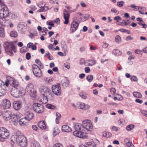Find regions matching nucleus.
Wrapping results in <instances>:
<instances>
[{
    "mask_svg": "<svg viewBox=\"0 0 147 147\" xmlns=\"http://www.w3.org/2000/svg\"><path fill=\"white\" fill-rule=\"evenodd\" d=\"M33 145L35 147H40V146L39 143L36 141L34 142Z\"/></svg>",
    "mask_w": 147,
    "mask_h": 147,
    "instance_id": "680f3d73",
    "label": "nucleus"
},
{
    "mask_svg": "<svg viewBox=\"0 0 147 147\" xmlns=\"http://www.w3.org/2000/svg\"><path fill=\"white\" fill-rule=\"evenodd\" d=\"M22 88H13L11 90V94L14 97L18 98L19 96V94L22 93Z\"/></svg>",
    "mask_w": 147,
    "mask_h": 147,
    "instance_id": "1a4fd4ad",
    "label": "nucleus"
},
{
    "mask_svg": "<svg viewBox=\"0 0 147 147\" xmlns=\"http://www.w3.org/2000/svg\"><path fill=\"white\" fill-rule=\"evenodd\" d=\"M88 62H89L88 65L92 66L96 64V61L94 60H89Z\"/></svg>",
    "mask_w": 147,
    "mask_h": 147,
    "instance_id": "c03bdc74",
    "label": "nucleus"
},
{
    "mask_svg": "<svg viewBox=\"0 0 147 147\" xmlns=\"http://www.w3.org/2000/svg\"><path fill=\"white\" fill-rule=\"evenodd\" d=\"M46 107L49 109H54L55 108V106L49 104H47Z\"/></svg>",
    "mask_w": 147,
    "mask_h": 147,
    "instance_id": "3c124183",
    "label": "nucleus"
},
{
    "mask_svg": "<svg viewBox=\"0 0 147 147\" xmlns=\"http://www.w3.org/2000/svg\"><path fill=\"white\" fill-rule=\"evenodd\" d=\"M131 80L132 81L137 82L138 80V79L137 76H133L131 77Z\"/></svg>",
    "mask_w": 147,
    "mask_h": 147,
    "instance_id": "09e8293b",
    "label": "nucleus"
},
{
    "mask_svg": "<svg viewBox=\"0 0 147 147\" xmlns=\"http://www.w3.org/2000/svg\"><path fill=\"white\" fill-rule=\"evenodd\" d=\"M18 30L22 33H24L26 30L27 26L25 24H20L18 25Z\"/></svg>",
    "mask_w": 147,
    "mask_h": 147,
    "instance_id": "2eb2a0df",
    "label": "nucleus"
},
{
    "mask_svg": "<svg viewBox=\"0 0 147 147\" xmlns=\"http://www.w3.org/2000/svg\"><path fill=\"white\" fill-rule=\"evenodd\" d=\"M31 58V55L30 53H28L26 54V59L29 60Z\"/></svg>",
    "mask_w": 147,
    "mask_h": 147,
    "instance_id": "0e129e2a",
    "label": "nucleus"
},
{
    "mask_svg": "<svg viewBox=\"0 0 147 147\" xmlns=\"http://www.w3.org/2000/svg\"><path fill=\"white\" fill-rule=\"evenodd\" d=\"M22 103L20 101H16L14 102L13 103V107L16 110H18L22 107Z\"/></svg>",
    "mask_w": 147,
    "mask_h": 147,
    "instance_id": "4468645a",
    "label": "nucleus"
},
{
    "mask_svg": "<svg viewBox=\"0 0 147 147\" xmlns=\"http://www.w3.org/2000/svg\"><path fill=\"white\" fill-rule=\"evenodd\" d=\"M9 135L8 130L6 128L0 127V136L3 139L7 138Z\"/></svg>",
    "mask_w": 147,
    "mask_h": 147,
    "instance_id": "0eeeda50",
    "label": "nucleus"
},
{
    "mask_svg": "<svg viewBox=\"0 0 147 147\" xmlns=\"http://www.w3.org/2000/svg\"><path fill=\"white\" fill-rule=\"evenodd\" d=\"M1 104L3 108L5 109L9 108L11 105L10 101L7 99L3 100Z\"/></svg>",
    "mask_w": 147,
    "mask_h": 147,
    "instance_id": "ddd939ff",
    "label": "nucleus"
},
{
    "mask_svg": "<svg viewBox=\"0 0 147 147\" xmlns=\"http://www.w3.org/2000/svg\"><path fill=\"white\" fill-rule=\"evenodd\" d=\"M48 98L46 96L42 95L39 101L42 102V104H45L47 102Z\"/></svg>",
    "mask_w": 147,
    "mask_h": 147,
    "instance_id": "a878e982",
    "label": "nucleus"
},
{
    "mask_svg": "<svg viewBox=\"0 0 147 147\" xmlns=\"http://www.w3.org/2000/svg\"><path fill=\"white\" fill-rule=\"evenodd\" d=\"M9 15V12L7 10V7H2L0 10V18H3L7 17Z\"/></svg>",
    "mask_w": 147,
    "mask_h": 147,
    "instance_id": "6e6552de",
    "label": "nucleus"
},
{
    "mask_svg": "<svg viewBox=\"0 0 147 147\" xmlns=\"http://www.w3.org/2000/svg\"><path fill=\"white\" fill-rule=\"evenodd\" d=\"M46 3L44 2L41 1L39 3L38 5V6L40 7H44L45 6Z\"/></svg>",
    "mask_w": 147,
    "mask_h": 147,
    "instance_id": "49530a36",
    "label": "nucleus"
},
{
    "mask_svg": "<svg viewBox=\"0 0 147 147\" xmlns=\"http://www.w3.org/2000/svg\"><path fill=\"white\" fill-rule=\"evenodd\" d=\"M109 45V44L106 42H104L102 45V47L105 49L107 48Z\"/></svg>",
    "mask_w": 147,
    "mask_h": 147,
    "instance_id": "e2e57ef3",
    "label": "nucleus"
},
{
    "mask_svg": "<svg viewBox=\"0 0 147 147\" xmlns=\"http://www.w3.org/2000/svg\"><path fill=\"white\" fill-rule=\"evenodd\" d=\"M32 70L34 75L36 77L40 78L42 75L41 70L36 64H33L32 66Z\"/></svg>",
    "mask_w": 147,
    "mask_h": 147,
    "instance_id": "7ed1b4c3",
    "label": "nucleus"
},
{
    "mask_svg": "<svg viewBox=\"0 0 147 147\" xmlns=\"http://www.w3.org/2000/svg\"><path fill=\"white\" fill-rule=\"evenodd\" d=\"M35 62L36 63L39 65L41 68H43V66L42 63L41 61L38 59H36L35 60Z\"/></svg>",
    "mask_w": 147,
    "mask_h": 147,
    "instance_id": "a19ab883",
    "label": "nucleus"
},
{
    "mask_svg": "<svg viewBox=\"0 0 147 147\" xmlns=\"http://www.w3.org/2000/svg\"><path fill=\"white\" fill-rule=\"evenodd\" d=\"M60 132V130H59L58 127H55L54 129V130L53 132V135L55 137Z\"/></svg>",
    "mask_w": 147,
    "mask_h": 147,
    "instance_id": "7c9ffc66",
    "label": "nucleus"
},
{
    "mask_svg": "<svg viewBox=\"0 0 147 147\" xmlns=\"http://www.w3.org/2000/svg\"><path fill=\"white\" fill-rule=\"evenodd\" d=\"M77 107L82 109H88L87 107L88 106V105H86L85 104L83 103L79 102L77 103Z\"/></svg>",
    "mask_w": 147,
    "mask_h": 147,
    "instance_id": "6ab92c4d",
    "label": "nucleus"
},
{
    "mask_svg": "<svg viewBox=\"0 0 147 147\" xmlns=\"http://www.w3.org/2000/svg\"><path fill=\"white\" fill-rule=\"evenodd\" d=\"M38 125L39 127L42 129H46V125L45 122L43 121H41L39 122Z\"/></svg>",
    "mask_w": 147,
    "mask_h": 147,
    "instance_id": "b1692460",
    "label": "nucleus"
},
{
    "mask_svg": "<svg viewBox=\"0 0 147 147\" xmlns=\"http://www.w3.org/2000/svg\"><path fill=\"white\" fill-rule=\"evenodd\" d=\"M77 16L81 20L83 21L84 20L82 18V17H84L83 15L80 12H78L77 14Z\"/></svg>",
    "mask_w": 147,
    "mask_h": 147,
    "instance_id": "6e6d98bb",
    "label": "nucleus"
},
{
    "mask_svg": "<svg viewBox=\"0 0 147 147\" xmlns=\"http://www.w3.org/2000/svg\"><path fill=\"white\" fill-rule=\"evenodd\" d=\"M3 47L6 53L11 56L14 55L13 52L16 53V50L15 47L12 42H5L3 43Z\"/></svg>",
    "mask_w": 147,
    "mask_h": 147,
    "instance_id": "f257e3e1",
    "label": "nucleus"
},
{
    "mask_svg": "<svg viewBox=\"0 0 147 147\" xmlns=\"http://www.w3.org/2000/svg\"><path fill=\"white\" fill-rule=\"evenodd\" d=\"M112 53L115 56H118L121 55V53L119 50L114 49Z\"/></svg>",
    "mask_w": 147,
    "mask_h": 147,
    "instance_id": "2f4dec72",
    "label": "nucleus"
},
{
    "mask_svg": "<svg viewBox=\"0 0 147 147\" xmlns=\"http://www.w3.org/2000/svg\"><path fill=\"white\" fill-rule=\"evenodd\" d=\"M131 7L135 9V11H138L139 9V6H137L134 4H131Z\"/></svg>",
    "mask_w": 147,
    "mask_h": 147,
    "instance_id": "13d9d810",
    "label": "nucleus"
},
{
    "mask_svg": "<svg viewBox=\"0 0 147 147\" xmlns=\"http://www.w3.org/2000/svg\"><path fill=\"white\" fill-rule=\"evenodd\" d=\"M12 84L13 85V88H21L19 86V83L18 82L15 80H13Z\"/></svg>",
    "mask_w": 147,
    "mask_h": 147,
    "instance_id": "473e14b6",
    "label": "nucleus"
},
{
    "mask_svg": "<svg viewBox=\"0 0 147 147\" xmlns=\"http://www.w3.org/2000/svg\"><path fill=\"white\" fill-rule=\"evenodd\" d=\"M114 19L116 20L117 22H118L119 20L121 19V17L119 16H117L114 18Z\"/></svg>",
    "mask_w": 147,
    "mask_h": 147,
    "instance_id": "bf43d9fd",
    "label": "nucleus"
},
{
    "mask_svg": "<svg viewBox=\"0 0 147 147\" xmlns=\"http://www.w3.org/2000/svg\"><path fill=\"white\" fill-rule=\"evenodd\" d=\"M80 96L83 99H86V95L83 92H81L80 93Z\"/></svg>",
    "mask_w": 147,
    "mask_h": 147,
    "instance_id": "864d4df0",
    "label": "nucleus"
},
{
    "mask_svg": "<svg viewBox=\"0 0 147 147\" xmlns=\"http://www.w3.org/2000/svg\"><path fill=\"white\" fill-rule=\"evenodd\" d=\"M115 41L117 43H119L121 41V38L119 35L116 36L115 38Z\"/></svg>",
    "mask_w": 147,
    "mask_h": 147,
    "instance_id": "603ef678",
    "label": "nucleus"
},
{
    "mask_svg": "<svg viewBox=\"0 0 147 147\" xmlns=\"http://www.w3.org/2000/svg\"><path fill=\"white\" fill-rule=\"evenodd\" d=\"M11 119L13 124L16 125L19 122L20 117L18 115L14 114L11 115Z\"/></svg>",
    "mask_w": 147,
    "mask_h": 147,
    "instance_id": "f8f14e48",
    "label": "nucleus"
},
{
    "mask_svg": "<svg viewBox=\"0 0 147 147\" xmlns=\"http://www.w3.org/2000/svg\"><path fill=\"white\" fill-rule=\"evenodd\" d=\"M43 80L45 82V83L47 84H51L53 81L52 78L49 77H45L43 78Z\"/></svg>",
    "mask_w": 147,
    "mask_h": 147,
    "instance_id": "c85d7f7f",
    "label": "nucleus"
},
{
    "mask_svg": "<svg viewBox=\"0 0 147 147\" xmlns=\"http://www.w3.org/2000/svg\"><path fill=\"white\" fill-rule=\"evenodd\" d=\"M48 88V87L46 86H42L39 88V92L41 94H42V95H43Z\"/></svg>",
    "mask_w": 147,
    "mask_h": 147,
    "instance_id": "5701e85b",
    "label": "nucleus"
},
{
    "mask_svg": "<svg viewBox=\"0 0 147 147\" xmlns=\"http://www.w3.org/2000/svg\"><path fill=\"white\" fill-rule=\"evenodd\" d=\"M111 133L108 132H104L102 134L103 136L107 138H110L111 136Z\"/></svg>",
    "mask_w": 147,
    "mask_h": 147,
    "instance_id": "58836bf2",
    "label": "nucleus"
},
{
    "mask_svg": "<svg viewBox=\"0 0 147 147\" xmlns=\"http://www.w3.org/2000/svg\"><path fill=\"white\" fill-rule=\"evenodd\" d=\"M126 145L129 147H134V146L131 142H129Z\"/></svg>",
    "mask_w": 147,
    "mask_h": 147,
    "instance_id": "774afa93",
    "label": "nucleus"
},
{
    "mask_svg": "<svg viewBox=\"0 0 147 147\" xmlns=\"http://www.w3.org/2000/svg\"><path fill=\"white\" fill-rule=\"evenodd\" d=\"M40 8L38 11V12H44L47 11L49 9V7L47 6H45L43 7H40Z\"/></svg>",
    "mask_w": 147,
    "mask_h": 147,
    "instance_id": "cd10ccee",
    "label": "nucleus"
},
{
    "mask_svg": "<svg viewBox=\"0 0 147 147\" xmlns=\"http://www.w3.org/2000/svg\"><path fill=\"white\" fill-rule=\"evenodd\" d=\"M62 131L65 132H69L71 131V129L68 126L63 125L62 127Z\"/></svg>",
    "mask_w": 147,
    "mask_h": 147,
    "instance_id": "393cba45",
    "label": "nucleus"
},
{
    "mask_svg": "<svg viewBox=\"0 0 147 147\" xmlns=\"http://www.w3.org/2000/svg\"><path fill=\"white\" fill-rule=\"evenodd\" d=\"M83 129H86L88 131H91L93 127L91 121L89 120H84L82 121Z\"/></svg>",
    "mask_w": 147,
    "mask_h": 147,
    "instance_id": "39448f33",
    "label": "nucleus"
},
{
    "mask_svg": "<svg viewBox=\"0 0 147 147\" xmlns=\"http://www.w3.org/2000/svg\"><path fill=\"white\" fill-rule=\"evenodd\" d=\"M61 82L62 85L64 87L68 86L69 84V81L66 78L63 79Z\"/></svg>",
    "mask_w": 147,
    "mask_h": 147,
    "instance_id": "bb28decb",
    "label": "nucleus"
},
{
    "mask_svg": "<svg viewBox=\"0 0 147 147\" xmlns=\"http://www.w3.org/2000/svg\"><path fill=\"white\" fill-rule=\"evenodd\" d=\"M25 117L28 121H29L31 120L34 117V115L33 114L29 111H27L24 113Z\"/></svg>",
    "mask_w": 147,
    "mask_h": 147,
    "instance_id": "dca6fc26",
    "label": "nucleus"
},
{
    "mask_svg": "<svg viewBox=\"0 0 147 147\" xmlns=\"http://www.w3.org/2000/svg\"><path fill=\"white\" fill-rule=\"evenodd\" d=\"M16 141V138H15L14 136V135H13L11 137V142H10V143L11 144V146H14V141Z\"/></svg>",
    "mask_w": 147,
    "mask_h": 147,
    "instance_id": "37998d69",
    "label": "nucleus"
},
{
    "mask_svg": "<svg viewBox=\"0 0 147 147\" xmlns=\"http://www.w3.org/2000/svg\"><path fill=\"white\" fill-rule=\"evenodd\" d=\"M56 118L55 119L56 123L57 124H59V120L61 117V114L58 112L56 113Z\"/></svg>",
    "mask_w": 147,
    "mask_h": 147,
    "instance_id": "72a5a7b5",
    "label": "nucleus"
},
{
    "mask_svg": "<svg viewBox=\"0 0 147 147\" xmlns=\"http://www.w3.org/2000/svg\"><path fill=\"white\" fill-rule=\"evenodd\" d=\"M79 23L76 21H74L72 22L71 25L70 31L73 32L75 31L77 29L79 25Z\"/></svg>",
    "mask_w": 147,
    "mask_h": 147,
    "instance_id": "9b49d317",
    "label": "nucleus"
},
{
    "mask_svg": "<svg viewBox=\"0 0 147 147\" xmlns=\"http://www.w3.org/2000/svg\"><path fill=\"white\" fill-rule=\"evenodd\" d=\"M43 95L46 96L47 97L51 99H53L54 96L51 90L49 88Z\"/></svg>",
    "mask_w": 147,
    "mask_h": 147,
    "instance_id": "f3484780",
    "label": "nucleus"
},
{
    "mask_svg": "<svg viewBox=\"0 0 147 147\" xmlns=\"http://www.w3.org/2000/svg\"><path fill=\"white\" fill-rule=\"evenodd\" d=\"M53 147H63V146L62 144L58 143L55 144Z\"/></svg>",
    "mask_w": 147,
    "mask_h": 147,
    "instance_id": "052dcab7",
    "label": "nucleus"
},
{
    "mask_svg": "<svg viewBox=\"0 0 147 147\" xmlns=\"http://www.w3.org/2000/svg\"><path fill=\"white\" fill-rule=\"evenodd\" d=\"M5 36V33L4 29L3 28H0V37L4 38Z\"/></svg>",
    "mask_w": 147,
    "mask_h": 147,
    "instance_id": "c9c22d12",
    "label": "nucleus"
},
{
    "mask_svg": "<svg viewBox=\"0 0 147 147\" xmlns=\"http://www.w3.org/2000/svg\"><path fill=\"white\" fill-rule=\"evenodd\" d=\"M125 120L123 119H121L118 121V123L120 125H123L125 123Z\"/></svg>",
    "mask_w": 147,
    "mask_h": 147,
    "instance_id": "5fc2aeb1",
    "label": "nucleus"
},
{
    "mask_svg": "<svg viewBox=\"0 0 147 147\" xmlns=\"http://www.w3.org/2000/svg\"><path fill=\"white\" fill-rule=\"evenodd\" d=\"M6 91L4 88H0V96H4L5 94Z\"/></svg>",
    "mask_w": 147,
    "mask_h": 147,
    "instance_id": "f704fd0d",
    "label": "nucleus"
},
{
    "mask_svg": "<svg viewBox=\"0 0 147 147\" xmlns=\"http://www.w3.org/2000/svg\"><path fill=\"white\" fill-rule=\"evenodd\" d=\"M52 90L53 93L57 96H59L61 93V88L59 84H54L52 86Z\"/></svg>",
    "mask_w": 147,
    "mask_h": 147,
    "instance_id": "423d86ee",
    "label": "nucleus"
},
{
    "mask_svg": "<svg viewBox=\"0 0 147 147\" xmlns=\"http://www.w3.org/2000/svg\"><path fill=\"white\" fill-rule=\"evenodd\" d=\"M29 121L25 117L19 119V124L22 126L27 125Z\"/></svg>",
    "mask_w": 147,
    "mask_h": 147,
    "instance_id": "a211bd4d",
    "label": "nucleus"
},
{
    "mask_svg": "<svg viewBox=\"0 0 147 147\" xmlns=\"http://www.w3.org/2000/svg\"><path fill=\"white\" fill-rule=\"evenodd\" d=\"M14 136L18 145L22 147H24L27 145L26 138L19 131L16 132Z\"/></svg>",
    "mask_w": 147,
    "mask_h": 147,
    "instance_id": "f03ea898",
    "label": "nucleus"
},
{
    "mask_svg": "<svg viewBox=\"0 0 147 147\" xmlns=\"http://www.w3.org/2000/svg\"><path fill=\"white\" fill-rule=\"evenodd\" d=\"M135 125H129L127 126L126 129L128 131H130L133 129Z\"/></svg>",
    "mask_w": 147,
    "mask_h": 147,
    "instance_id": "ea45409f",
    "label": "nucleus"
},
{
    "mask_svg": "<svg viewBox=\"0 0 147 147\" xmlns=\"http://www.w3.org/2000/svg\"><path fill=\"white\" fill-rule=\"evenodd\" d=\"M93 77L92 75H88L86 76V79L89 82H91L93 80Z\"/></svg>",
    "mask_w": 147,
    "mask_h": 147,
    "instance_id": "79ce46f5",
    "label": "nucleus"
},
{
    "mask_svg": "<svg viewBox=\"0 0 147 147\" xmlns=\"http://www.w3.org/2000/svg\"><path fill=\"white\" fill-rule=\"evenodd\" d=\"M133 95L135 97L141 98L142 97V95L140 93L138 92H134L133 93Z\"/></svg>",
    "mask_w": 147,
    "mask_h": 147,
    "instance_id": "c756f323",
    "label": "nucleus"
},
{
    "mask_svg": "<svg viewBox=\"0 0 147 147\" xmlns=\"http://www.w3.org/2000/svg\"><path fill=\"white\" fill-rule=\"evenodd\" d=\"M10 36L11 37L16 38L18 36V34L17 32L14 30L11 31L10 33Z\"/></svg>",
    "mask_w": 147,
    "mask_h": 147,
    "instance_id": "e433bc0d",
    "label": "nucleus"
},
{
    "mask_svg": "<svg viewBox=\"0 0 147 147\" xmlns=\"http://www.w3.org/2000/svg\"><path fill=\"white\" fill-rule=\"evenodd\" d=\"M10 112L6 111L4 113H3V117L5 120H8L9 119L10 117H11V115L10 114Z\"/></svg>",
    "mask_w": 147,
    "mask_h": 147,
    "instance_id": "aec40b11",
    "label": "nucleus"
},
{
    "mask_svg": "<svg viewBox=\"0 0 147 147\" xmlns=\"http://www.w3.org/2000/svg\"><path fill=\"white\" fill-rule=\"evenodd\" d=\"M74 128L76 130L83 131V130L82 124L79 123H76L74 126Z\"/></svg>",
    "mask_w": 147,
    "mask_h": 147,
    "instance_id": "412c9836",
    "label": "nucleus"
},
{
    "mask_svg": "<svg viewBox=\"0 0 147 147\" xmlns=\"http://www.w3.org/2000/svg\"><path fill=\"white\" fill-rule=\"evenodd\" d=\"M69 13H64L63 15V18L65 19V21L64 23L65 24H67L69 23Z\"/></svg>",
    "mask_w": 147,
    "mask_h": 147,
    "instance_id": "4be33fe9",
    "label": "nucleus"
},
{
    "mask_svg": "<svg viewBox=\"0 0 147 147\" xmlns=\"http://www.w3.org/2000/svg\"><path fill=\"white\" fill-rule=\"evenodd\" d=\"M125 3V2L123 1H118L117 2V5L119 7H121L123 6Z\"/></svg>",
    "mask_w": 147,
    "mask_h": 147,
    "instance_id": "a18cd8bd",
    "label": "nucleus"
},
{
    "mask_svg": "<svg viewBox=\"0 0 147 147\" xmlns=\"http://www.w3.org/2000/svg\"><path fill=\"white\" fill-rule=\"evenodd\" d=\"M140 112L144 115L147 117V110H141Z\"/></svg>",
    "mask_w": 147,
    "mask_h": 147,
    "instance_id": "4d7b16f0",
    "label": "nucleus"
},
{
    "mask_svg": "<svg viewBox=\"0 0 147 147\" xmlns=\"http://www.w3.org/2000/svg\"><path fill=\"white\" fill-rule=\"evenodd\" d=\"M64 66L68 69H69L70 67V64L68 63H66L64 64Z\"/></svg>",
    "mask_w": 147,
    "mask_h": 147,
    "instance_id": "69168bd1",
    "label": "nucleus"
},
{
    "mask_svg": "<svg viewBox=\"0 0 147 147\" xmlns=\"http://www.w3.org/2000/svg\"><path fill=\"white\" fill-rule=\"evenodd\" d=\"M119 30L121 31L122 32L126 33L128 34H130V31L129 30H126L122 28Z\"/></svg>",
    "mask_w": 147,
    "mask_h": 147,
    "instance_id": "8fccbe9b",
    "label": "nucleus"
},
{
    "mask_svg": "<svg viewBox=\"0 0 147 147\" xmlns=\"http://www.w3.org/2000/svg\"><path fill=\"white\" fill-rule=\"evenodd\" d=\"M83 131L76 130L73 132V135L80 138H86L87 135L85 133L82 132Z\"/></svg>",
    "mask_w": 147,
    "mask_h": 147,
    "instance_id": "9d476101",
    "label": "nucleus"
},
{
    "mask_svg": "<svg viewBox=\"0 0 147 147\" xmlns=\"http://www.w3.org/2000/svg\"><path fill=\"white\" fill-rule=\"evenodd\" d=\"M34 88V85L32 84H30L26 86V88L28 90H31V89H33Z\"/></svg>",
    "mask_w": 147,
    "mask_h": 147,
    "instance_id": "de8ad7c7",
    "label": "nucleus"
},
{
    "mask_svg": "<svg viewBox=\"0 0 147 147\" xmlns=\"http://www.w3.org/2000/svg\"><path fill=\"white\" fill-rule=\"evenodd\" d=\"M146 8L144 7H139V9H138L140 13L142 14H144V13L143 11L146 10Z\"/></svg>",
    "mask_w": 147,
    "mask_h": 147,
    "instance_id": "4c0bfd02",
    "label": "nucleus"
},
{
    "mask_svg": "<svg viewBox=\"0 0 147 147\" xmlns=\"http://www.w3.org/2000/svg\"><path fill=\"white\" fill-rule=\"evenodd\" d=\"M34 111L38 113H42L44 111V106L38 103H34L33 105Z\"/></svg>",
    "mask_w": 147,
    "mask_h": 147,
    "instance_id": "20e7f679",
    "label": "nucleus"
},
{
    "mask_svg": "<svg viewBox=\"0 0 147 147\" xmlns=\"http://www.w3.org/2000/svg\"><path fill=\"white\" fill-rule=\"evenodd\" d=\"M135 102L138 103H139V104H142L143 102V101L140 99H136L135 100Z\"/></svg>",
    "mask_w": 147,
    "mask_h": 147,
    "instance_id": "338daca9",
    "label": "nucleus"
}]
</instances>
